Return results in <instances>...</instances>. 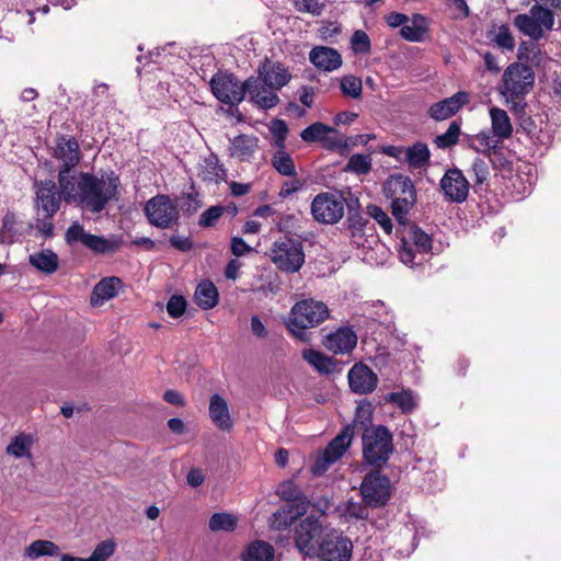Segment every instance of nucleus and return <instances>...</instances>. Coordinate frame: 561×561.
I'll return each instance as SVG.
<instances>
[{
	"mask_svg": "<svg viewBox=\"0 0 561 561\" xmlns=\"http://www.w3.org/2000/svg\"><path fill=\"white\" fill-rule=\"evenodd\" d=\"M117 176L98 178L92 173L79 172L59 184L64 199L76 203L92 213H101L117 193Z\"/></svg>",
	"mask_w": 561,
	"mask_h": 561,
	"instance_id": "f257e3e1",
	"label": "nucleus"
},
{
	"mask_svg": "<svg viewBox=\"0 0 561 561\" xmlns=\"http://www.w3.org/2000/svg\"><path fill=\"white\" fill-rule=\"evenodd\" d=\"M529 13H520L514 18V26L533 41L543 37L545 31L554 26L553 10L561 11V0H534Z\"/></svg>",
	"mask_w": 561,
	"mask_h": 561,
	"instance_id": "f03ea898",
	"label": "nucleus"
},
{
	"mask_svg": "<svg viewBox=\"0 0 561 561\" xmlns=\"http://www.w3.org/2000/svg\"><path fill=\"white\" fill-rule=\"evenodd\" d=\"M329 316L330 310L324 302L312 298L302 299L291 307L286 325L295 337L308 342V330L323 323Z\"/></svg>",
	"mask_w": 561,
	"mask_h": 561,
	"instance_id": "7ed1b4c3",
	"label": "nucleus"
},
{
	"mask_svg": "<svg viewBox=\"0 0 561 561\" xmlns=\"http://www.w3.org/2000/svg\"><path fill=\"white\" fill-rule=\"evenodd\" d=\"M394 451L393 436L385 425L366 428L362 434L363 462L374 469H381Z\"/></svg>",
	"mask_w": 561,
	"mask_h": 561,
	"instance_id": "20e7f679",
	"label": "nucleus"
},
{
	"mask_svg": "<svg viewBox=\"0 0 561 561\" xmlns=\"http://www.w3.org/2000/svg\"><path fill=\"white\" fill-rule=\"evenodd\" d=\"M534 83L533 69L525 64L513 62L504 70L500 93L512 104L511 110L517 112L524 107L522 102L531 91Z\"/></svg>",
	"mask_w": 561,
	"mask_h": 561,
	"instance_id": "39448f33",
	"label": "nucleus"
},
{
	"mask_svg": "<svg viewBox=\"0 0 561 561\" xmlns=\"http://www.w3.org/2000/svg\"><path fill=\"white\" fill-rule=\"evenodd\" d=\"M385 191L391 198L393 217L404 225L407 215L416 203V190L412 180L403 174H392L385 184Z\"/></svg>",
	"mask_w": 561,
	"mask_h": 561,
	"instance_id": "423d86ee",
	"label": "nucleus"
},
{
	"mask_svg": "<svg viewBox=\"0 0 561 561\" xmlns=\"http://www.w3.org/2000/svg\"><path fill=\"white\" fill-rule=\"evenodd\" d=\"M270 257L279 271L296 273L305 264L302 242L288 237L277 240L270 250Z\"/></svg>",
	"mask_w": 561,
	"mask_h": 561,
	"instance_id": "0eeeda50",
	"label": "nucleus"
},
{
	"mask_svg": "<svg viewBox=\"0 0 561 561\" xmlns=\"http://www.w3.org/2000/svg\"><path fill=\"white\" fill-rule=\"evenodd\" d=\"M432 250V238L417 226L405 227L399 244V257L404 264H419Z\"/></svg>",
	"mask_w": 561,
	"mask_h": 561,
	"instance_id": "6e6552de",
	"label": "nucleus"
},
{
	"mask_svg": "<svg viewBox=\"0 0 561 561\" xmlns=\"http://www.w3.org/2000/svg\"><path fill=\"white\" fill-rule=\"evenodd\" d=\"M65 240L70 247L80 243L94 254H113L118 251L122 244L121 240L114 236L105 238L87 232L83 225L78 221L68 227Z\"/></svg>",
	"mask_w": 561,
	"mask_h": 561,
	"instance_id": "1a4fd4ad",
	"label": "nucleus"
},
{
	"mask_svg": "<svg viewBox=\"0 0 561 561\" xmlns=\"http://www.w3.org/2000/svg\"><path fill=\"white\" fill-rule=\"evenodd\" d=\"M65 240L70 247L80 243L94 254H113L118 251L122 244L121 240L114 236L105 238L87 232L83 225L78 221L68 227Z\"/></svg>",
	"mask_w": 561,
	"mask_h": 561,
	"instance_id": "9d476101",
	"label": "nucleus"
},
{
	"mask_svg": "<svg viewBox=\"0 0 561 561\" xmlns=\"http://www.w3.org/2000/svg\"><path fill=\"white\" fill-rule=\"evenodd\" d=\"M53 157L61 162L57 175L58 185L79 173L76 167L81 160V151L75 137L57 135Z\"/></svg>",
	"mask_w": 561,
	"mask_h": 561,
	"instance_id": "9b49d317",
	"label": "nucleus"
},
{
	"mask_svg": "<svg viewBox=\"0 0 561 561\" xmlns=\"http://www.w3.org/2000/svg\"><path fill=\"white\" fill-rule=\"evenodd\" d=\"M353 553V543L341 531L329 528L324 530L322 540L314 557L318 561H350Z\"/></svg>",
	"mask_w": 561,
	"mask_h": 561,
	"instance_id": "f8f14e48",
	"label": "nucleus"
},
{
	"mask_svg": "<svg viewBox=\"0 0 561 561\" xmlns=\"http://www.w3.org/2000/svg\"><path fill=\"white\" fill-rule=\"evenodd\" d=\"M144 213L150 225L170 229L178 225L180 214L176 205H174L168 195H156L151 197L144 207Z\"/></svg>",
	"mask_w": 561,
	"mask_h": 561,
	"instance_id": "ddd939ff",
	"label": "nucleus"
},
{
	"mask_svg": "<svg viewBox=\"0 0 561 561\" xmlns=\"http://www.w3.org/2000/svg\"><path fill=\"white\" fill-rule=\"evenodd\" d=\"M363 503L369 507H381L387 504L391 495L390 480L380 473V469L368 472L360 484Z\"/></svg>",
	"mask_w": 561,
	"mask_h": 561,
	"instance_id": "4468645a",
	"label": "nucleus"
},
{
	"mask_svg": "<svg viewBox=\"0 0 561 561\" xmlns=\"http://www.w3.org/2000/svg\"><path fill=\"white\" fill-rule=\"evenodd\" d=\"M328 527H322L318 518L310 515L296 527L295 546L306 557L313 558L318 551L322 535Z\"/></svg>",
	"mask_w": 561,
	"mask_h": 561,
	"instance_id": "2eb2a0df",
	"label": "nucleus"
},
{
	"mask_svg": "<svg viewBox=\"0 0 561 561\" xmlns=\"http://www.w3.org/2000/svg\"><path fill=\"white\" fill-rule=\"evenodd\" d=\"M209 84L213 94L221 103L234 105L244 100V82L240 83L232 73H215Z\"/></svg>",
	"mask_w": 561,
	"mask_h": 561,
	"instance_id": "dca6fc26",
	"label": "nucleus"
},
{
	"mask_svg": "<svg viewBox=\"0 0 561 561\" xmlns=\"http://www.w3.org/2000/svg\"><path fill=\"white\" fill-rule=\"evenodd\" d=\"M35 193L34 206L36 210L43 211L46 218H53L60 208L64 198L61 188L57 190L53 180L35 181L33 184Z\"/></svg>",
	"mask_w": 561,
	"mask_h": 561,
	"instance_id": "f3484780",
	"label": "nucleus"
},
{
	"mask_svg": "<svg viewBox=\"0 0 561 561\" xmlns=\"http://www.w3.org/2000/svg\"><path fill=\"white\" fill-rule=\"evenodd\" d=\"M313 218L322 224H336L344 215V199L329 193L317 195L311 203Z\"/></svg>",
	"mask_w": 561,
	"mask_h": 561,
	"instance_id": "a211bd4d",
	"label": "nucleus"
},
{
	"mask_svg": "<svg viewBox=\"0 0 561 561\" xmlns=\"http://www.w3.org/2000/svg\"><path fill=\"white\" fill-rule=\"evenodd\" d=\"M273 87L263 81L259 76L249 77L244 81V96L249 102L261 110H271L279 103V96Z\"/></svg>",
	"mask_w": 561,
	"mask_h": 561,
	"instance_id": "6ab92c4d",
	"label": "nucleus"
},
{
	"mask_svg": "<svg viewBox=\"0 0 561 561\" xmlns=\"http://www.w3.org/2000/svg\"><path fill=\"white\" fill-rule=\"evenodd\" d=\"M440 188L451 203H462L469 193V181L459 169H449L440 180Z\"/></svg>",
	"mask_w": 561,
	"mask_h": 561,
	"instance_id": "aec40b11",
	"label": "nucleus"
},
{
	"mask_svg": "<svg viewBox=\"0 0 561 561\" xmlns=\"http://www.w3.org/2000/svg\"><path fill=\"white\" fill-rule=\"evenodd\" d=\"M348 385L358 394L371 393L378 385V376L367 365L355 364L347 374Z\"/></svg>",
	"mask_w": 561,
	"mask_h": 561,
	"instance_id": "412c9836",
	"label": "nucleus"
},
{
	"mask_svg": "<svg viewBox=\"0 0 561 561\" xmlns=\"http://www.w3.org/2000/svg\"><path fill=\"white\" fill-rule=\"evenodd\" d=\"M469 93L466 91H459L450 98H446L431 105L428 115L434 121L447 119L458 113L462 106L469 103Z\"/></svg>",
	"mask_w": 561,
	"mask_h": 561,
	"instance_id": "4be33fe9",
	"label": "nucleus"
},
{
	"mask_svg": "<svg viewBox=\"0 0 561 561\" xmlns=\"http://www.w3.org/2000/svg\"><path fill=\"white\" fill-rule=\"evenodd\" d=\"M257 76L276 91H279L291 79V75L283 64L267 58L259 66Z\"/></svg>",
	"mask_w": 561,
	"mask_h": 561,
	"instance_id": "5701e85b",
	"label": "nucleus"
},
{
	"mask_svg": "<svg viewBox=\"0 0 561 561\" xmlns=\"http://www.w3.org/2000/svg\"><path fill=\"white\" fill-rule=\"evenodd\" d=\"M357 344V335L351 327H341L330 333L324 342L328 350L335 354H347L352 352Z\"/></svg>",
	"mask_w": 561,
	"mask_h": 561,
	"instance_id": "b1692460",
	"label": "nucleus"
},
{
	"mask_svg": "<svg viewBox=\"0 0 561 561\" xmlns=\"http://www.w3.org/2000/svg\"><path fill=\"white\" fill-rule=\"evenodd\" d=\"M259 150V138L256 136L241 134L231 139L229 154L241 162H250Z\"/></svg>",
	"mask_w": 561,
	"mask_h": 561,
	"instance_id": "393cba45",
	"label": "nucleus"
},
{
	"mask_svg": "<svg viewBox=\"0 0 561 561\" xmlns=\"http://www.w3.org/2000/svg\"><path fill=\"white\" fill-rule=\"evenodd\" d=\"M309 60L318 69L324 71H333L342 66L341 54L328 46H317L311 49L309 54Z\"/></svg>",
	"mask_w": 561,
	"mask_h": 561,
	"instance_id": "a878e982",
	"label": "nucleus"
},
{
	"mask_svg": "<svg viewBox=\"0 0 561 561\" xmlns=\"http://www.w3.org/2000/svg\"><path fill=\"white\" fill-rule=\"evenodd\" d=\"M209 417L215 426L222 432H229L232 428L233 422L230 416L228 403L218 393L210 397Z\"/></svg>",
	"mask_w": 561,
	"mask_h": 561,
	"instance_id": "bb28decb",
	"label": "nucleus"
},
{
	"mask_svg": "<svg viewBox=\"0 0 561 561\" xmlns=\"http://www.w3.org/2000/svg\"><path fill=\"white\" fill-rule=\"evenodd\" d=\"M354 437V425H346L343 430L329 443L323 454L336 462L345 454Z\"/></svg>",
	"mask_w": 561,
	"mask_h": 561,
	"instance_id": "cd10ccee",
	"label": "nucleus"
},
{
	"mask_svg": "<svg viewBox=\"0 0 561 561\" xmlns=\"http://www.w3.org/2000/svg\"><path fill=\"white\" fill-rule=\"evenodd\" d=\"M194 300L196 305L203 310L213 309L218 305L219 294L210 280H202L194 293Z\"/></svg>",
	"mask_w": 561,
	"mask_h": 561,
	"instance_id": "c85d7f7f",
	"label": "nucleus"
},
{
	"mask_svg": "<svg viewBox=\"0 0 561 561\" xmlns=\"http://www.w3.org/2000/svg\"><path fill=\"white\" fill-rule=\"evenodd\" d=\"M30 264L39 272L50 275L59 267L58 255L50 249L34 252L28 256Z\"/></svg>",
	"mask_w": 561,
	"mask_h": 561,
	"instance_id": "c756f323",
	"label": "nucleus"
},
{
	"mask_svg": "<svg viewBox=\"0 0 561 561\" xmlns=\"http://www.w3.org/2000/svg\"><path fill=\"white\" fill-rule=\"evenodd\" d=\"M121 285L118 277H107L101 279L93 288L91 294V304L93 306H100L104 301L115 297L117 295V286Z\"/></svg>",
	"mask_w": 561,
	"mask_h": 561,
	"instance_id": "7c9ffc66",
	"label": "nucleus"
},
{
	"mask_svg": "<svg viewBox=\"0 0 561 561\" xmlns=\"http://www.w3.org/2000/svg\"><path fill=\"white\" fill-rule=\"evenodd\" d=\"M490 117L493 136L496 137L499 141L512 136L513 126L504 110L499 107L490 108Z\"/></svg>",
	"mask_w": 561,
	"mask_h": 561,
	"instance_id": "2f4dec72",
	"label": "nucleus"
},
{
	"mask_svg": "<svg viewBox=\"0 0 561 561\" xmlns=\"http://www.w3.org/2000/svg\"><path fill=\"white\" fill-rule=\"evenodd\" d=\"M34 437L31 434L20 433L15 435L5 448V453L14 458H26L32 460V447Z\"/></svg>",
	"mask_w": 561,
	"mask_h": 561,
	"instance_id": "473e14b6",
	"label": "nucleus"
},
{
	"mask_svg": "<svg viewBox=\"0 0 561 561\" xmlns=\"http://www.w3.org/2000/svg\"><path fill=\"white\" fill-rule=\"evenodd\" d=\"M367 224L368 220L358 210H350L346 218L347 231L350 232L351 241L357 247H365V227Z\"/></svg>",
	"mask_w": 561,
	"mask_h": 561,
	"instance_id": "72a5a7b5",
	"label": "nucleus"
},
{
	"mask_svg": "<svg viewBox=\"0 0 561 561\" xmlns=\"http://www.w3.org/2000/svg\"><path fill=\"white\" fill-rule=\"evenodd\" d=\"M116 543L113 539L103 540L96 545L89 558L61 554L60 561H106L115 552Z\"/></svg>",
	"mask_w": 561,
	"mask_h": 561,
	"instance_id": "f704fd0d",
	"label": "nucleus"
},
{
	"mask_svg": "<svg viewBox=\"0 0 561 561\" xmlns=\"http://www.w3.org/2000/svg\"><path fill=\"white\" fill-rule=\"evenodd\" d=\"M431 152L425 142L417 141L407 147L405 163L411 169H422L430 162Z\"/></svg>",
	"mask_w": 561,
	"mask_h": 561,
	"instance_id": "c9c22d12",
	"label": "nucleus"
},
{
	"mask_svg": "<svg viewBox=\"0 0 561 561\" xmlns=\"http://www.w3.org/2000/svg\"><path fill=\"white\" fill-rule=\"evenodd\" d=\"M226 170L219 163V159L216 154L210 153L203 160L198 176L204 182H218L220 180H224Z\"/></svg>",
	"mask_w": 561,
	"mask_h": 561,
	"instance_id": "e433bc0d",
	"label": "nucleus"
},
{
	"mask_svg": "<svg viewBox=\"0 0 561 561\" xmlns=\"http://www.w3.org/2000/svg\"><path fill=\"white\" fill-rule=\"evenodd\" d=\"M500 142L501 141L494 139L490 133L480 131L470 138L468 146L476 152L482 153L491 159V154L496 153L497 150L501 149Z\"/></svg>",
	"mask_w": 561,
	"mask_h": 561,
	"instance_id": "4c0bfd02",
	"label": "nucleus"
},
{
	"mask_svg": "<svg viewBox=\"0 0 561 561\" xmlns=\"http://www.w3.org/2000/svg\"><path fill=\"white\" fill-rule=\"evenodd\" d=\"M488 38L503 50H513L515 47V38L506 24H494L488 32Z\"/></svg>",
	"mask_w": 561,
	"mask_h": 561,
	"instance_id": "58836bf2",
	"label": "nucleus"
},
{
	"mask_svg": "<svg viewBox=\"0 0 561 561\" xmlns=\"http://www.w3.org/2000/svg\"><path fill=\"white\" fill-rule=\"evenodd\" d=\"M302 358L319 373L331 374L335 369L333 359L319 351L305 350L302 352Z\"/></svg>",
	"mask_w": 561,
	"mask_h": 561,
	"instance_id": "ea45409f",
	"label": "nucleus"
},
{
	"mask_svg": "<svg viewBox=\"0 0 561 561\" xmlns=\"http://www.w3.org/2000/svg\"><path fill=\"white\" fill-rule=\"evenodd\" d=\"M273 168L284 176H297V170L291 156L285 149H276L272 157Z\"/></svg>",
	"mask_w": 561,
	"mask_h": 561,
	"instance_id": "a19ab883",
	"label": "nucleus"
},
{
	"mask_svg": "<svg viewBox=\"0 0 561 561\" xmlns=\"http://www.w3.org/2000/svg\"><path fill=\"white\" fill-rule=\"evenodd\" d=\"M22 236V227L13 213H7L2 219V227L0 230L1 243H13L18 237Z\"/></svg>",
	"mask_w": 561,
	"mask_h": 561,
	"instance_id": "79ce46f5",
	"label": "nucleus"
},
{
	"mask_svg": "<svg viewBox=\"0 0 561 561\" xmlns=\"http://www.w3.org/2000/svg\"><path fill=\"white\" fill-rule=\"evenodd\" d=\"M59 547L49 540L38 539L33 541L24 551V556L31 559H37L44 556H58Z\"/></svg>",
	"mask_w": 561,
	"mask_h": 561,
	"instance_id": "37998d69",
	"label": "nucleus"
},
{
	"mask_svg": "<svg viewBox=\"0 0 561 561\" xmlns=\"http://www.w3.org/2000/svg\"><path fill=\"white\" fill-rule=\"evenodd\" d=\"M274 549L264 541L252 542L243 556V561H273Z\"/></svg>",
	"mask_w": 561,
	"mask_h": 561,
	"instance_id": "c03bdc74",
	"label": "nucleus"
},
{
	"mask_svg": "<svg viewBox=\"0 0 561 561\" xmlns=\"http://www.w3.org/2000/svg\"><path fill=\"white\" fill-rule=\"evenodd\" d=\"M371 168L373 159L370 154L354 153L348 158L343 170L356 175H366L371 171Z\"/></svg>",
	"mask_w": 561,
	"mask_h": 561,
	"instance_id": "a18cd8bd",
	"label": "nucleus"
},
{
	"mask_svg": "<svg viewBox=\"0 0 561 561\" xmlns=\"http://www.w3.org/2000/svg\"><path fill=\"white\" fill-rule=\"evenodd\" d=\"M385 401L393 403L403 413H411L415 409V400L410 389H403L399 392H390L385 397Z\"/></svg>",
	"mask_w": 561,
	"mask_h": 561,
	"instance_id": "49530a36",
	"label": "nucleus"
},
{
	"mask_svg": "<svg viewBox=\"0 0 561 561\" xmlns=\"http://www.w3.org/2000/svg\"><path fill=\"white\" fill-rule=\"evenodd\" d=\"M336 133V129L321 122H317L302 129V131L300 133V137L306 142H322V140L325 139V135Z\"/></svg>",
	"mask_w": 561,
	"mask_h": 561,
	"instance_id": "de8ad7c7",
	"label": "nucleus"
},
{
	"mask_svg": "<svg viewBox=\"0 0 561 561\" xmlns=\"http://www.w3.org/2000/svg\"><path fill=\"white\" fill-rule=\"evenodd\" d=\"M373 407L371 403L367 400H363L358 402L355 417L353 423L350 425H354V431L356 428L363 430V432L366 431V428L373 427Z\"/></svg>",
	"mask_w": 561,
	"mask_h": 561,
	"instance_id": "09e8293b",
	"label": "nucleus"
},
{
	"mask_svg": "<svg viewBox=\"0 0 561 561\" xmlns=\"http://www.w3.org/2000/svg\"><path fill=\"white\" fill-rule=\"evenodd\" d=\"M238 518L230 513H215L209 518L211 531H232L237 527Z\"/></svg>",
	"mask_w": 561,
	"mask_h": 561,
	"instance_id": "8fccbe9b",
	"label": "nucleus"
},
{
	"mask_svg": "<svg viewBox=\"0 0 561 561\" xmlns=\"http://www.w3.org/2000/svg\"><path fill=\"white\" fill-rule=\"evenodd\" d=\"M340 88L343 95L357 100L362 96L363 82L360 78L348 75L341 78Z\"/></svg>",
	"mask_w": 561,
	"mask_h": 561,
	"instance_id": "3c124183",
	"label": "nucleus"
},
{
	"mask_svg": "<svg viewBox=\"0 0 561 561\" xmlns=\"http://www.w3.org/2000/svg\"><path fill=\"white\" fill-rule=\"evenodd\" d=\"M460 136V125L457 122H451L447 130L435 137V145L440 149H447L458 142Z\"/></svg>",
	"mask_w": 561,
	"mask_h": 561,
	"instance_id": "603ef678",
	"label": "nucleus"
},
{
	"mask_svg": "<svg viewBox=\"0 0 561 561\" xmlns=\"http://www.w3.org/2000/svg\"><path fill=\"white\" fill-rule=\"evenodd\" d=\"M470 172L474 176L473 190L477 192L490 175L489 164L481 158H476L471 164Z\"/></svg>",
	"mask_w": 561,
	"mask_h": 561,
	"instance_id": "864d4df0",
	"label": "nucleus"
},
{
	"mask_svg": "<svg viewBox=\"0 0 561 561\" xmlns=\"http://www.w3.org/2000/svg\"><path fill=\"white\" fill-rule=\"evenodd\" d=\"M270 131L274 137V147L276 149H286L288 127L285 121L278 118L273 119L270 126Z\"/></svg>",
	"mask_w": 561,
	"mask_h": 561,
	"instance_id": "5fc2aeb1",
	"label": "nucleus"
},
{
	"mask_svg": "<svg viewBox=\"0 0 561 561\" xmlns=\"http://www.w3.org/2000/svg\"><path fill=\"white\" fill-rule=\"evenodd\" d=\"M276 494L282 500L289 502L299 499L305 493L293 480H286L278 484Z\"/></svg>",
	"mask_w": 561,
	"mask_h": 561,
	"instance_id": "6e6d98bb",
	"label": "nucleus"
},
{
	"mask_svg": "<svg viewBox=\"0 0 561 561\" xmlns=\"http://www.w3.org/2000/svg\"><path fill=\"white\" fill-rule=\"evenodd\" d=\"M225 206L215 205L204 210L198 219V225L202 228H210L216 225L218 219L224 215Z\"/></svg>",
	"mask_w": 561,
	"mask_h": 561,
	"instance_id": "4d7b16f0",
	"label": "nucleus"
},
{
	"mask_svg": "<svg viewBox=\"0 0 561 561\" xmlns=\"http://www.w3.org/2000/svg\"><path fill=\"white\" fill-rule=\"evenodd\" d=\"M351 46L356 54H369L371 50L370 38L366 32L356 30L351 37Z\"/></svg>",
	"mask_w": 561,
	"mask_h": 561,
	"instance_id": "13d9d810",
	"label": "nucleus"
},
{
	"mask_svg": "<svg viewBox=\"0 0 561 561\" xmlns=\"http://www.w3.org/2000/svg\"><path fill=\"white\" fill-rule=\"evenodd\" d=\"M202 206L203 202L198 193H186L181 197L180 208L188 216L194 215Z\"/></svg>",
	"mask_w": 561,
	"mask_h": 561,
	"instance_id": "bf43d9fd",
	"label": "nucleus"
},
{
	"mask_svg": "<svg viewBox=\"0 0 561 561\" xmlns=\"http://www.w3.org/2000/svg\"><path fill=\"white\" fill-rule=\"evenodd\" d=\"M367 214L373 217L387 233L392 231V221L381 207L370 204L367 206Z\"/></svg>",
	"mask_w": 561,
	"mask_h": 561,
	"instance_id": "052dcab7",
	"label": "nucleus"
},
{
	"mask_svg": "<svg viewBox=\"0 0 561 561\" xmlns=\"http://www.w3.org/2000/svg\"><path fill=\"white\" fill-rule=\"evenodd\" d=\"M289 502L290 504L286 507V512L293 514V517L296 518H299L302 515H305L311 504L310 500L306 494H302L301 496H299V499Z\"/></svg>",
	"mask_w": 561,
	"mask_h": 561,
	"instance_id": "680f3d73",
	"label": "nucleus"
},
{
	"mask_svg": "<svg viewBox=\"0 0 561 561\" xmlns=\"http://www.w3.org/2000/svg\"><path fill=\"white\" fill-rule=\"evenodd\" d=\"M186 309V300L183 296L173 295L167 302V311L172 318H180Z\"/></svg>",
	"mask_w": 561,
	"mask_h": 561,
	"instance_id": "e2e57ef3",
	"label": "nucleus"
},
{
	"mask_svg": "<svg viewBox=\"0 0 561 561\" xmlns=\"http://www.w3.org/2000/svg\"><path fill=\"white\" fill-rule=\"evenodd\" d=\"M296 10L299 12L311 13L312 15H320L324 5L316 0H291Z\"/></svg>",
	"mask_w": 561,
	"mask_h": 561,
	"instance_id": "0e129e2a",
	"label": "nucleus"
},
{
	"mask_svg": "<svg viewBox=\"0 0 561 561\" xmlns=\"http://www.w3.org/2000/svg\"><path fill=\"white\" fill-rule=\"evenodd\" d=\"M296 519V517H293V514L286 512V508H282L273 514L272 524L276 529L280 530L289 527Z\"/></svg>",
	"mask_w": 561,
	"mask_h": 561,
	"instance_id": "69168bd1",
	"label": "nucleus"
},
{
	"mask_svg": "<svg viewBox=\"0 0 561 561\" xmlns=\"http://www.w3.org/2000/svg\"><path fill=\"white\" fill-rule=\"evenodd\" d=\"M296 519V517H293V514L286 512V508H282L273 514L272 524L276 529L280 530L289 527Z\"/></svg>",
	"mask_w": 561,
	"mask_h": 561,
	"instance_id": "338daca9",
	"label": "nucleus"
},
{
	"mask_svg": "<svg viewBox=\"0 0 561 561\" xmlns=\"http://www.w3.org/2000/svg\"><path fill=\"white\" fill-rule=\"evenodd\" d=\"M365 503L348 502L345 507V515L351 518L366 519L368 517V510Z\"/></svg>",
	"mask_w": 561,
	"mask_h": 561,
	"instance_id": "774afa93",
	"label": "nucleus"
}]
</instances>
